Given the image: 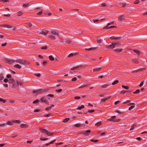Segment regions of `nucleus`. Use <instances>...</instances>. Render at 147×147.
<instances>
[{
  "label": "nucleus",
  "mask_w": 147,
  "mask_h": 147,
  "mask_svg": "<svg viewBox=\"0 0 147 147\" xmlns=\"http://www.w3.org/2000/svg\"><path fill=\"white\" fill-rule=\"evenodd\" d=\"M40 130L41 132L45 134L48 136H52L53 134V133L51 132L50 131L46 130L43 129H40Z\"/></svg>",
  "instance_id": "f257e3e1"
},
{
  "label": "nucleus",
  "mask_w": 147,
  "mask_h": 147,
  "mask_svg": "<svg viewBox=\"0 0 147 147\" xmlns=\"http://www.w3.org/2000/svg\"><path fill=\"white\" fill-rule=\"evenodd\" d=\"M17 63H19L21 65H27L29 64V63L26 61L21 59H18L16 60Z\"/></svg>",
  "instance_id": "f03ea898"
},
{
  "label": "nucleus",
  "mask_w": 147,
  "mask_h": 147,
  "mask_svg": "<svg viewBox=\"0 0 147 147\" xmlns=\"http://www.w3.org/2000/svg\"><path fill=\"white\" fill-rule=\"evenodd\" d=\"M1 26L2 28H11L12 30H15L16 28L13 26H12L9 25L7 24H3L1 25Z\"/></svg>",
  "instance_id": "7ed1b4c3"
},
{
  "label": "nucleus",
  "mask_w": 147,
  "mask_h": 147,
  "mask_svg": "<svg viewBox=\"0 0 147 147\" xmlns=\"http://www.w3.org/2000/svg\"><path fill=\"white\" fill-rule=\"evenodd\" d=\"M116 116H112L111 118L109 119H107V120L113 122H119L120 121V119H114L116 118Z\"/></svg>",
  "instance_id": "20e7f679"
},
{
  "label": "nucleus",
  "mask_w": 147,
  "mask_h": 147,
  "mask_svg": "<svg viewBox=\"0 0 147 147\" xmlns=\"http://www.w3.org/2000/svg\"><path fill=\"white\" fill-rule=\"evenodd\" d=\"M5 61L6 63H14L15 62H16V60H14L11 59H8V58H5Z\"/></svg>",
  "instance_id": "39448f33"
},
{
  "label": "nucleus",
  "mask_w": 147,
  "mask_h": 147,
  "mask_svg": "<svg viewBox=\"0 0 147 147\" xmlns=\"http://www.w3.org/2000/svg\"><path fill=\"white\" fill-rule=\"evenodd\" d=\"M48 89H41L37 90V91H33V93H39L41 92H45L48 91Z\"/></svg>",
  "instance_id": "423d86ee"
},
{
  "label": "nucleus",
  "mask_w": 147,
  "mask_h": 147,
  "mask_svg": "<svg viewBox=\"0 0 147 147\" xmlns=\"http://www.w3.org/2000/svg\"><path fill=\"white\" fill-rule=\"evenodd\" d=\"M112 45V49H113L116 46L120 45L121 44L119 42H113L111 43Z\"/></svg>",
  "instance_id": "0eeeda50"
},
{
  "label": "nucleus",
  "mask_w": 147,
  "mask_h": 147,
  "mask_svg": "<svg viewBox=\"0 0 147 147\" xmlns=\"http://www.w3.org/2000/svg\"><path fill=\"white\" fill-rule=\"evenodd\" d=\"M121 38V36H112L110 37V38L111 40H117Z\"/></svg>",
  "instance_id": "6e6552de"
},
{
  "label": "nucleus",
  "mask_w": 147,
  "mask_h": 147,
  "mask_svg": "<svg viewBox=\"0 0 147 147\" xmlns=\"http://www.w3.org/2000/svg\"><path fill=\"white\" fill-rule=\"evenodd\" d=\"M74 31V34H80L82 33V31L81 30H75Z\"/></svg>",
  "instance_id": "1a4fd4ad"
},
{
  "label": "nucleus",
  "mask_w": 147,
  "mask_h": 147,
  "mask_svg": "<svg viewBox=\"0 0 147 147\" xmlns=\"http://www.w3.org/2000/svg\"><path fill=\"white\" fill-rule=\"evenodd\" d=\"M51 34H52L54 35L55 36H59V34L58 32L56 30L53 31H51Z\"/></svg>",
  "instance_id": "9d476101"
},
{
  "label": "nucleus",
  "mask_w": 147,
  "mask_h": 147,
  "mask_svg": "<svg viewBox=\"0 0 147 147\" xmlns=\"http://www.w3.org/2000/svg\"><path fill=\"white\" fill-rule=\"evenodd\" d=\"M40 101L41 102H43L46 104H47L48 103V101L44 97H42L41 98Z\"/></svg>",
  "instance_id": "9b49d317"
},
{
  "label": "nucleus",
  "mask_w": 147,
  "mask_h": 147,
  "mask_svg": "<svg viewBox=\"0 0 147 147\" xmlns=\"http://www.w3.org/2000/svg\"><path fill=\"white\" fill-rule=\"evenodd\" d=\"M48 32L49 31L47 30H42V32H40L39 34H43L45 35H46L48 33Z\"/></svg>",
  "instance_id": "f8f14e48"
},
{
  "label": "nucleus",
  "mask_w": 147,
  "mask_h": 147,
  "mask_svg": "<svg viewBox=\"0 0 147 147\" xmlns=\"http://www.w3.org/2000/svg\"><path fill=\"white\" fill-rule=\"evenodd\" d=\"M91 131L90 130H87L85 132H83L82 134L85 136H88L89 135V133H90Z\"/></svg>",
  "instance_id": "ddd939ff"
},
{
  "label": "nucleus",
  "mask_w": 147,
  "mask_h": 147,
  "mask_svg": "<svg viewBox=\"0 0 147 147\" xmlns=\"http://www.w3.org/2000/svg\"><path fill=\"white\" fill-rule=\"evenodd\" d=\"M126 4L125 3H119V4L118 6H121L123 7H124L126 6Z\"/></svg>",
  "instance_id": "4468645a"
},
{
  "label": "nucleus",
  "mask_w": 147,
  "mask_h": 147,
  "mask_svg": "<svg viewBox=\"0 0 147 147\" xmlns=\"http://www.w3.org/2000/svg\"><path fill=\"white\" fill-rule=\"evenodd\" d=\"M125 17L123 15H122L118 17V19L120 21H123L124 20Z\"/></svg>",
  "instance_id": "2eb2a0df"
},
{
  "label": "nucleus",
  "mask_w": 147,
  "mask_h": 147,
  "mask_svg": "<svg viewBox=\"0 0 147 147\" xmlns=\"http://www.w3.org/2000/svg\"><path fill=\"white\" fill-rule=\"evenodd\" d=\"M21 128H26L27 127L28 125L25 124H22L20 125Z\"/></svg>",
  "instance_id": "dca6fc26"
},
{
  "label": "nucleus",
  "mask_w": 147,
  "mask_h": 147,
  "mask_svg": "<svg viewBox=\"0 0 147 147\" xmlns=\"http://www.w3.org/2000/svg\"><path fill=\"white\" fill-rule=\"evenodd\" d=\"M65 40V43L69 44L71 43V40L69 39L66 38Z\"/></svg>",
  "instance_id": "f3484780"
},
{
  "label": "nucleus",
  "mask_w": 147,
  "mask_h": 147,
  "mask_svg": "<svg viewBox=\"0 0 147 147\" xmlns=\"http://www.w3.org/2000/svg\"><path fill=\"white\" fill-rule=\"evenodd\" d=\"M49 38H50L51 39L53 40H55L56 39L55 36L53 34H51L49 36Z\"/></svg>",
  "instance_id": "a211bd4d"
},
{
  "label": "nucleus",
  "mask_w": 147,
  "mask_h": 147,
  "mask_svg": "<svg viewBox=\"0 0 147 147\" xmlns=\"http://www.w3.org/2000/svg\"><path fill=\"white\" fill-rule=\"evenodd\" d=\"M17 86H18V84H17V83H16V81H15V82H14L13 84L12 87L13 88H15Z\"/></svg>",
  "instance_id": "6ab92c4d"
},
{
  "label": "nucleus",
  "mask_w": 147,
  "mask_h": 147,
  "mask_svg": "<svg viewBox=\"0 0 147 147\" xmlns=\"http://www.w3.org/2000/svg\"><path fill=\"white\" fill-rule=\"evenodd\" d=\"M111 97V96H110L109 97H108L107 98H105V99H104V98H102L101 99V100L100 101L102 102H104L105 101L108 100Z\"/></svg>",
  "instance_id": "aec40b11"
},
{
  "label": "nucleus",
  "mask_w": 147,
  "mask_h": 147,
  "mask_svg": "<svg viewBox=\"0 0 147 147\" xmlns=\"http://www.w3.org/2000/svg\"><path fill=\"white\" fill-rule=\"evenodd\" d=\"M15 82V81L12 79L10 78L8 80V82L10 84H12Z\"/></svg>",
  "instance_id": "412c9836"
},
{
  "label": "nucleus",
  "mask_w": 147,
  "mask_h": 147,
  "mask_svg": "<svg viewBox=\"0 0 147 147\" xmlns=\"http://www.w3.org/2000/svg\"><path fill=\"white\" fill-rule=\"evenodd\" d=\"M14 67L16 68H18L19 69H21L22 67L21 66L18 64H17L15 65L14 66Z\"/></svg>",
  "instance_id": "4be33fe9"
},
{
  "label": "nucleus",
  "mask_w": 147,
  "mask_h": 147,
  "mask_svg": "<svg viewBox=\"0 0 147 147\" xmlns=\"http://www.w3.org/2000/svg\"><path fill=\"white\" fill-rule=\"evenodd\" d=\"M110 86V85L108 84H106L103 85L101 86V87L103 88H107L108 86Z\"/></svg>",
  "instance_id": "5701e85b"
},
{
  "label": "nucleus",
  "mask_w": 147,
  "mask_h": 147,
  "mask_svg": "<svg viewBox=\"0 0 147 147\" xmlns=\"http://www.w3.org/2000/svg\"><path fill=\"white\" fill-rule=\"evenodd\" d=\"M96 49V47H93V48H88V49L86 48L85 49V50L86 51H91V50H93L95 49Z\"/></svg>",
  "instance_id": "b1692460"
},
{
  "label": "nucleus",
  "mask_w": 147,
  "mask_h": 147,
  "mask_svg": "<svg viewBox=\"0 0 147 147\" xmlns=\"http://www.w3.org/2000/svg\"><path fill=\"white\" fill-rule=\"evenodd\" d=\"M101 69V68L100 67L96 68L94 69H93V71L94 72L98 71H99Z\"/></svg>",
  "instance_id": "393cba45"
},
{
  "label": "nucleus",
  "mask_w": 147,
  "mask_h": 147,
  "mask_svg": "<svg viewBox=\"0 0 147 147\" xmlns=\"http://www.w3.org/2000/svg\"><path fill=\"white\" fill-rule=\"evenodd\" d=\"M84 106L83 105H81L80 107H79L78 108H76L77 110H80L84 108Z\"/></svg>",
  "instance_id": "a878e982"
},
{
  "label": "nucleus",
  "mask_w": 147,
  "mask_h": 147,
  "mask_svg": "<svg viewBox=\"0 0 147 147\" xmlns=\"http://www.w3.org/2000/svg\"><path fill=\"white\" fill-rule=\"evenodd\" d=\"M102 125V123L101 122H99L96 123L95 125L96 126L98 127Z\"/></svg>",
  "instance_id": "bb28decb"
},
{
  "label": "nucleus",
  "mask_w": 147,
  "mask_h": 147,
  "mask_svg": "<svg viewBox=\"0 0 147 147\" xmlns=\"http://www.w3.org/2000/svg\"><path fill=\"white\" fill-rule=\"evenodd\" d=\"M122 51V49H117L115 50L114 51L115 52H120Z\"/></svg>",
  "instance_id": "cd10ccee"
},
{
  "label": "nucleus",
  "mask_w": 147,
  "mask_h": 147,
  "mask_svg": "<svg viewBox=\"0 0 147 147\" xmlns=\"http://www.w3.org/2000/svg\"><path fill=\"white\" fill-rule=\"evenodd\" d=\"M104 19L103 18H102V19H100L99 20H93V21L94 23H95L96 22H98L99 21H102L103 20H104Z\"/></svg>",
  "instance_id": "c85d7f7f"
},
{
  "label": "nucleus",
  "mask_w": 147,
  "mask_h": 147,
  "mask_svg": "<svg viewBox=\"0 0 147 147\" xmlns=\"http://www.w3.org/2000/svg\"><path fill=\"white\" fill-rule=\"evenodd\" d=\"M133 62L136 63H138V61L137 59H134L132 60Z\"/></svg>",
  "instance_id": "c756f323"
},
{
  "label": "nucleus",
  "mask_w": 147,
  "mask_h": 147,
  "mask_svg": "<svg viewBox=\"0 0 147 147\" xmlns=\"http://www.w3.org/2000/svg\"><path fill=\"white\" fill-rule=\"evenodd\" d=\"M49 58L50 60L53 61L54 60V58L52 56V55H50L49 56Z\"/></svg>",
  "instance_id": "7c9ffc66"
},
{
  "label": "nucleus",
  "mask_w": 147,
  "mask_h": 147,
  "mask_svg": "<svg viewBox=\"0 0 147 147\" xmlns=\"http://www.w3.org/2000/svg\"><path fill=\"white\" fill-rule=\"evenodd\" d=\"M7 123L8 125H13V123L12 121V122L9 121L7 122Z\"/></svg>",
  "instance_id": "2f4dec72"
},
{
  "label": "nucleus",
  "mask_w": 147,
  "mask_h": 147,
  "mask_svg": "<svg viewBox=\"0 0 147 147\" xmlns=\"http://www.w3.org/2000/svg\"><path fill=\"white\" fill-rule=\"evenodd\" d=\"M4 79V77L3 74H0V80H1Z\"/></svg>",
  "instance_id": "473e14b6"
},
{
  "label": "nucleus",
  "mask_w": 147,
  "mask_h": 147,
  "mask_svg": "<svg viewBox=\"0 0 147 147\" xmlns=\"http://www.w3.org/2000/svg\"><path fill=\"white\" fill-rule=\"evenodd\" d=\"M97 42L100 43L101 42V40L99 38H97Z\"/></svg>",
  "instance_id": "72a5a7b5"
},
{
  "label": "nucleus",
  "mask_w": 147,
  "mask_h": 147,
  "mask_svg": "<svg viewBox=\"0 0 147 147\" xmlns=\"http://www.w3.org/2000/svg\"><path fill=\"white\" fill-rule=\"evenodd\" d=\"M118 82H119V81L118 80H115L112 83V85H114L117 84V83Z\"/></svg>",
  "instance_id": "f704fd0d"
},
{
  "label": "nucleus",
  "mask_w": 147,
  "mask_h": 147,
  "mask_svg": "<svg viewBox=\"0 0 147 147\" xmlns=\"http://www.w3.org/2000/svg\"><path fill=\"white\" fill-rule=\"evenodd\" d=\"M16 81L17 84L18 85V86H19V85L21 86L22 85V83L21 82L17 80H16Z\"/></svg>",
  "instance_id": "c9c22d12"
},
{
  "label": "nucleus",
  "mask_w": 147,
  "mask_h": 147,
  "mask_svg": "<svg viewBox=\"0 0 147 147\" xmlns=\"http://www.w3.org/2000/svg\"><path fill=\"white\" fill-rule=\"evenodd\" d=\"M88 86V85H82L80 86H79L78 88H82L84 87H85L87 86Z\"/></svg>",
  "instance_id": "e433bc0d"
},
{
  "label": "nucleus",
  "mask_w": 147,
  "mask_h": 147,
  "mask_svg": "<svg viewBox=\"0 0 147 147\" xmlns=\"http://www.w3.org/2000/svg\"><path fill=\"white\" fill-rule=\"evenodd\" d=\"M134 51L138 55H139L140 54V52L138 50H134Z\"/></svg>",
  "instance_id": "4c0bfd02"
},
{
  "label": "nucleus",
  "mask_w": 147,
  "mask_h": 147,
  "mask_svg": "<svg viewBox=\"0 0 147 147\" xmlns=\"http://www.w3.org/2000/svg\"><path fill=\"white\" fill-rule=\"evenodd\" d=\"M135 106H132L130 107L129 108V110L130 111L135 108Z\"/></svg>",
  "instance_id": "58836bf2"
},
{
  "label": "nucleus",
  "mask_w": 147,
  "mask_h": 147,
  "mask_svg": "<svg viewBox=\"0 0 147 147\" xmlns=\"http://www.w3.org/2000/svg\"><path fill=\"white\" fill-rule=\"evenodd\" d=\"M79 67V66H78L77 67H74V68H71V69L72 70H76V69L78 68Z\"/></svg>",
  "instance_id": "ea45409f"
},
{
  "label": "nucleus",
  "mask_w": 147,
  "mask_h": 147,
  "mask_svg": "<svg viewBox=\"0 0 147 147\" xmlns=\"http://www.w3.org/2000/svg\"><path fill=\"white\" fill-rule=\"evenodd\" d=\"M122 87L123 88H124L126 90H128L129 89V88L128 87H127V86H124L123 85H122Z\"/></svg>",
  "instance_id": "a19ab883"
},
{
  "label": "nucleus",
  "mask_w": 147,
  "mask_h": 147,
  "mask_svg": "<svg viewBox=\"0 0 147 147\" xmlns=\"http://www.w3.org/2000/svg\"><path fill=\"white\" fill-rule=\"evenodd\" d=\"M140 91V90H136V91H135V92H133V93L134 94H137V93H138Z\"/></svg>",
  "instance_id": "79ce46f5"
},
{
  "label": "nucleus",
  "mask_w": 147,
  "mask_h": 147,
  "mask_svg": "<svg viewBox=\"0 0 147 147\" xmlns=\"http://www.w3.org/2000/svg\"><path fill=\"white\" fill-rule=\"evenodd\" d=\"M144 81H143V82H142L140 84V87H141L143 85V84L144 83Z\"/></svg>",
  "instance_id": "37998d69"
},
{
  "label": "nucleus",
  "mask_w": 147,
  "mask_h": 147,
  "mask_svg": "<svg viewBox=\"0 0 147 147\" xmlns=\"http://www.w3.org/2000/svg\"><path fill=\"white\" fill-rule=\"evenodd\" d=\"M39 102V100L38 99H37V100H35L34 101V102H33V104H35L37 102Z\"/></svg>",
  "instance_id": "c03bdc74"
},
{
  "label": "nucleus",
  "mask_w": 147,
  "mask_h": 147,
  "mask_svg": "<svg viewBox=\"0 0 147 147\" xmlns=\"http://www.w3.org/2000/svg\"><path fill=\"white\" fill-rule=\"evenodd\" d=\"M41 49H47V46H45L44 47H40Z\"/></svg>",
  "instance_id": "a18cd8bd"
},
{
  "label": "nucleus",
  "mask_w": 147,
  "mask_h": 147,
  "mask_svg": "<svg viewBox=\"0 0 147 147\" xmlns=\"http://www.w3.org/2000/svg\"><path fill=\"white\" fill-rule=\"evenodd\" d=\"M70 119L69 118H67L65 119V123L66 122H67Z\"/></svg>",
  "instance_id": "49530a36"
},
{
  "label": "nucleus",
  "mask_w": 147,
  "mask_h": 147,
  "mask_svg": "<svg viewBox=\"0 0 147 147\" xmlns=\"http://www.w3.org/2000/svg\"><path fill=\"white\" fill-rule=\"evenodd\" d=\"M62 91V89H59V90H56V91L57 92H60Z\"/></svg>",
  "instance_id": "de8ad7c7"
},
{
  "label": "nucleus",
  "mask_w": 147,
  "mask_h": 147,
  "mask_svg": "<svg viewBox=\"0 0 147 147\" xmlns=\"http://www.w3.org/2000/svg\"><path fill=\"white\" fill-rule=\"evenodd\" d=\"M128 92V91H124L123 90L121 91L120 92V93L121 94H124L125 92Z\"/></svg>",
  "instance_id": "09e8293b"
},
{
  "label": "nucleus",
  "mask_w": 147,
  "mask_h": 147,
  "mask_svg": "<svg viewBox=\"0 0 147 147\" xmlns=\"http://www.w3.org/2000/svg\"><path fill=\"white\" fill-rule=\"evenodd\" d=\"M22 12L21 11H19L18 12V16H20L22 15Z\"/></svg>",
  "instance_id": "8fccbe9b"
},
{
  "label": "nucleus",
  "mask_w": 147,
  "mask_h": 147,
  "mask_svg": "<svg viewBox=\"0 0 147 147\" xmlns=\"http://www.w3.org/2000/svg\"><path fill=\"white\" fill-rule=\"evenodd\" d=\"M106 6V4L105 3H103L101 5V6L102 7H105Z\"/></svg>",
  "instance_id": "3c124183"
},
{
  "label": "nucleus",
  "mask_w": 147,
  "mask_h": 147,
  "mask_svg": "<svg viewBox=\"0 0 147 147\" xmlns=\"http://www.w3.org/2000/svg\"><path fill=\"white\" fill-rule=\"evenodd\" d=\"M13 123H19V121L18 120H15L13 121Z\"/></svg>",
  "instance_id": "603ef678"
},
{
  "label": "nucleus",
  "mask_w": 147,
  "mask_h": 147,
  "mask_svg": "<svg viewBox=\"0 0 147 147\" xmlns=\"http://www.w3.org/2000/svg\"><path fill=\"white\" fill-rule=\"evenodd\" d=\"M90 141L92 142H96L98 141V140H92V139Z\"/></svg>",
  "instance_id": "864d4df0"
},
{
  "label": "nucleus",
  "mask_w": 147,
  "mask_h": 147,
  "mask_svg": "<svg viewBox=\"0 0 147 147\" xmlns=\"http://www.w3.org/2000/svg\"><path fill=\"white\" fill-rule=\"evenodd\" d=\"M40 140H42V141L46 140H48V138H44V139H42V138H41L40 139Z\"/></svg>",
  "instance_id": "5fc2aeb1"
},
{
  "label": "nucleus",
  "mask_w": 147,
  "mask_h": 147,
  "mask_svg": "<svg viewBox=\"0 0 147 147\" xmlns=\"http://www.w3.org/2000/svg\"><path fill=\"white\" fill-rule=\"evenodd\" d=\"M27 24L28 25V26L29 27H31L32 26V24L30 23H28Z\"/></svg>",
  "instance_id": "6e6d98bb"
},
{
  "label": "nucleus",
  "mask_w": 147,
  "mask_h": 147,
  "mask_svg": "<svg viewBox=\"0 0 147 147\" xmlns=\"http://www.w3.org/2000/svg\"><path fill=\"white\" fill-rule=\"evenodd\" d=\"M34 75L37 77H39L40 76V74H35Z\"/></svg>",
  "instance_id": "4d7b16f0"
},
{
  "label": "nucleus",
  "mask_w": 147,
  "mask_h": 147,
  "mask_svg": "<svg viewBox=\"0 0 147 147\" xmlns=\"http://www.w3.org/2000/svg\"><path fill=\"white\" fill-rule=\"evenodd\" d=\"M74 55L73 53H71L68 55V57H72Z\"/></svg>",
  "instance_id": "13d9d810"
},
{
  "label": "nucleus",
  "mask_w": 147,
  "mask_h": 147,
  "mask_svg": "<svg viewBox=\"0 0 147 147\" xmlns=\"http://www.w3.org/2000/svg\"><path fill=\"white\" fill-rule=\"evenodd\" d=\"M42 11H40L38 12L37 13V14L38 15H40L42 14Z\"/></svg>",
  "instance_id": "bf43d9fd"
},
{
  "label": "nucleus",
  "mask_w": 147,
  "mask_h": 147,
  "mask_svg": "<svg viewBox=\"0 0 147 147\" xmlns=\"http://www.w3.org/2000/svg\"><path fill=\"white\" fill-rule=\"evenodd\" d=\"M0 101L2 102L3 103H5V100L2 98H0Z\"/></svg>",
  "instance_id": "052dcab7"
},
{
  "label": "nucleus",
  "mask_w": 147,
  "mask_h": 147,
  "mask_svg": "<svg viewBox=\"0 0 147 147\" xmlns=\"http://www.w3.org/2000/svg\"><path fill=\"white\" fill-rule=\"evenodd\" d=\"M47 96L52 98H53V95L51 94H49L47 95Z\"/></svg>",
  "instance_id": "680f3d73"
},
{
  "label": "nucleus",
  "mask_w": 147,
  "mask_h": 147,
  "mask_svg": "<svg viewBox=\"0 0 147 147\" xmlns=\"http://www.w3.org/2000/svg\"><path fill=\"white\" fill-rule=\"evenodd\" d=\"M77 80V78L76 77H74L72 79V81H74Z\"/></svg>",
  "instance_id": "e2e57ef3"
},
{
  "label": "nucleus",
  "mask_w": 147,
  "mask_h": 147,
  "mask_svg": "<svg viewBox=\"0 0 147 147\" xmlns=\"http://www.w3.org/2000/svg\"><path fill=\"white\" fill-rule=\"evenodd\" d=\"M51 109V107H47L45 109V110L47 111H49Z\"/></svg>",
  "instance_id": "0e129e2a"
},
{
  "label": "nucleus",
  "mask_w": 147,
  "mask_h": 147,
  "mask_svg": "<svg viewBox=\"0 0 147 147\" xmlns=\"http://www.w3.org/2000/svg\"><path fill=\"white\" fill-rule=\"evenodd\" d=\"M81 98V97L79 96H76L74 97V98L76 99H78Z\"/></svg>",
  "instance_id": "69168bd1"
},
{
  "label": "nucleus",
  "mask_w": 147,
  "mask_h": 147,
  "mask_svg": "<svg viewBox=\"0 0 147 147\" xmlns=\"http://www.w3.org/2000/svg\"><path fill=\"white\" fill-rule=\"evenodd\" d=\"M74 126L76 127H78L80 126V125L78 124H76L74 125Z\"/></svg>",
  "instance_id": "338daca9"
},
{
  "label": "nucleus",
  "mask_w": 147,
  "mask_h": 147,
  "mask_svg": "<svg viewBox=\"0 0 147 147\" xmlns=\"http://www.w3.org/2000/svg\"><path fill=\"white\" fill-rule=\"evenodd\" d=\"M28 3H27V4L26 3V4H24L23 5V6L24 7H26L28 6Z\"/></svg>",
  "instance_id": "774afa93"
}]
</instances>
